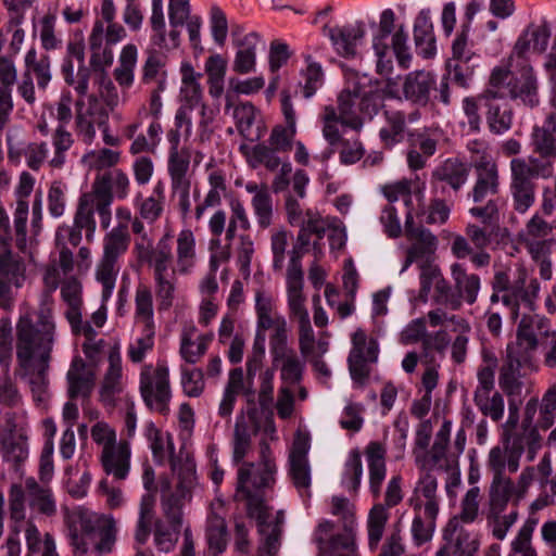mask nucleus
<instances>
[{
  "label": "nucleus",
  "instance_id": "obj_1",
  "mask_svg": "<svg viewBox=\"0 0 556 556\" xmlns=\"http://www.w3.org/2000/svg\"><path fill=\"white\" fill-rule=\"evenodd\" d=\"M551 38V28L544 21L541 25L529 24L518 36L509 59L514 62L516 74L507 83L510 99L519 100L523 105L535 108L540 103L539 84L529 54L545 52Z\"/></svg>",
  "mask_w": 556,
  "mask_h": 556
},
{
  "label": "nucleus",
  "instance_id": "obj_2",
  "mask_svg": "<svg viewBox=\"0 0 556 556\" xmlns=\"http://www.w3.org/2000/svg\"><path fill=\"white\" fill-rule=\"evenodd\" d=\"M329 513L338 517L339 522L327 518L317 521L311 535L316 556H359L355 506L348 497L333 495Z\"/></svg>",
  "mask_w": 556,
  "mask_h": 556
},
{
  "label": "nucleus",
  "instance_id": "obj_3",
  "mask_svg": "<svg viewBox=\"0 0 556 556\" xmlns=\"http://www.w3.org/2000/svg\"><path fill=\"white\" fill-rule=\"evenodd\" d=\"M54 323L51 317L40 313L34 323L28 314L22 315L16 324V358L21 368L27 369L36 352L40 365L30 379L33 392H45L48 386V362L53 345Z\"/></svg>",
  "mask_w": 556,
  "mask_h": 556
},
{
  "label": "nucleus",
  "instance_id": "obj_4",
  "mask_svg": "<svg viewBox=\"0 0 556 556\" xmlns=\"http://www.w3.org/2000/svg\"><path fill=\"white\" fill-rule=\"evenodd\" d=\"M64 525L75 553L85 555L90 548L99 555L112 552L117 532L112 517L78 507L66 510Z\"/></svg>",
  "mask_w": 556,
  "mask_h": 556
},
{
  "label": "nucleus",
  "instance_id": "obj_5",
  "mask_svg": "<svg viewBox=\"0 0 556 556\" xmlns=\"http://www.w3.org/2000/svg\"><path fill=\"white\" fill-rule=\"evenodd\" d=\"M472 168L475 181L467 197L475 205L468 212L472 217L492 219L500 215L502 204L497 164L490 153H482L472 161Z\"/></svg>",
  "mask_w": 556,
  "mask_h": 556
},
{
  "label": "nucleus",
  "instance_id": "obj_6",
  "mask_svg": "<svg viewBox=\"0 0 556 556\" xmlns=\"http://www.w3.org/2000/svg\"><path fill=\"white\" fill-rule=\"evenodd\" d=\"M539 400L531 397L527 401L519 429L503 439V445L508 453L507 467L510 473L517 472L519 460L523 453L528 462H532L543 445V438L534 427Z\"/></svg>",
  "mask_w": 556,
  "mask_h": 556
},
{
  "label": "nucleus",
  "instance_id": "obj_7",
  "mask_svg": "<svg viewBox=\"0 0 556 556\" xmlns=\"http://www.w3.org/2000/svg\"><path fill=\"white\" fill-rule=\"evenodd\" d=\"M389 514L381 504H376L369 510L367 518V544L371 553L378 552V556H408L402 530L395 526L381 542L386 530Z\"/></svg>",
  "mask_w": 556,
  "mask_h": 556
},
{
  "label": "nucleus",
  "instance_id": "obj_8",
  "mask_svg": "<svg viewBox=\"0 0 556 556\" xmlns=\"http://www.w3.org/2000/svg\"><path fill=\"white\" fill-rule=\"evenodd\" d=\"M140 394L144 404L161 415L169 413L172 397L169 386V370L164 361L156 366L146 364L140 372Z\"/></svg>",
  "mask_w": 556,
  "mask_h": 556
},
{
  "label": "nucleus",
  "instance_id": "obj_9",
  "mask_svg": "<svg viewBox=\"0 0 556 556\" xmlns=\"http://www.w3.org/2000/svg\"><path fill=\"white\" fill-rule=\"evenodd\" d=\"M510 193L514 208L519 213L527 212L535 200V180L540 177L536 160L530 162L515 157L510 161Z\"/></svg>",
  "mask_w": 556,
  "mask_h": 556
},
{
  "label": "nucleus",
  "instance_id": "obj_10",
  "mask_svg": "<svg viewBox=\"0 0 556 556\" xmlns=\"http://www.w3.org/2000/svg\"><path fill=\"white\" fill-rule=\"evenodd\" d=\"M379 344L375 338L367 339L366 332L358 328L352 334V349L348 357L349 370L354 381L364 383L369 375L368 363H376Z\"/></svg>",
  "mask_w": 556,
  "mask_h": 556
},
{
  "label": "nucleus",
  "instance_id": "obj_11",
  "mask_svg": "<svg viewBox=\"0 0 556 556\" xmlns=\"http://www.w3.org/2000/svg\"><path fill=\"white\" fill-rule=\"evenodd\" d=\"M488 129L493 135L507 132L514 121V110L504 94L486 89L480 94Z\"/></svg>",
  "mask_w": 556,
  "mask_h": 556
},
{
  "label": "nucleus",
  "instance_id": "obj_12",
  "mask_svg": "<svg viewBox=\"0 0 556 556\" xmlns=\"http://www.w3.org/2000/svg\"><path fill=\"white\" fill-rule=\"evenodd\" d=\"M470 166L457 157H448L438 164L431 173V188L445 194L446 188L457 193L466 185Z\"/></svg>",
  "mask_w": 556,
  "mask_h": 556
},
{
  "label": "nucleus",
  "instance_id": "obj_13",
  "mask_svg": "<svg viewBox=\"0 0 556 556\" xmlns=\"http://www.w3.org/2000/svg\"><path fill=\"white\" fill-rule=\"evenodd\" d=\"M479 542L471 539L464 528H457L456 519H450L442 531V544L435 556H475Z\"/></svg>",
  "mask_w": 556,
  "mask_h": 556
},
{
  "label": "nucleus",
  "instance_id": "obj_14",
  "mask_svg": "<svg viewBox=\"0 0 556 556\" xmlns=\"http://www.w3.org/2000/svg\"><path fill=\"white\" fill-rule=\"evenodd\" d=\"M324 34L329 37L340 56L353 59L357 54V48L365 37L366 29L363 22H356L343 26H325Z\"/></svg>",
  "mask_w": 556,
  "mask_h": 556
},
{
  "label": "nucleus",
  "instance_id": "obj_15",
  "mask_svg": "<svg viewBox=\"0 0 556 556\" xmlns=\"http://www.w3.org/2000/svg\"><path fill=\"white\" fill-rule=\"evenodd\" d=\"M88 42L91 53L88 66L90 73L93 72L97 75L103 76L114 60L112 47L104 43L103 21L97 20L94 22Z\"/></svg>",
  "mask_w": 556,
  "mask_h": 556
},
{
  "label": "nucleus",
  "instance_id": "obj_16",
  "mask_svg": "<svg viewBox=\"0 0 556 556\" xmlns=\"http://www.w3.org/2000/svg\"><path fill=\"white\" fill-rule=\"evenodd\" d=\"M435 88V76L431 72L415 71L405 76L403 93L406 100L419 106H426L430 93Z\"/></svg>",
  "mask_w": 556,
  "mask_h": 556
},
{
  "label": "nucleus",
  "instance_id": "obj_17",
  "mask_svg": "<svg viewBox=\"0 0 556 556\" xmlns=\"http://www.w3.org/2000/svg\"><path fill=\"white\" fill-rule=\"evenodd\" d=\"M413 33L417 54L424 59L433 58L437 53V45L429 8L419 11L414 21Z\"/></svg>",
  "mask_w": 556,
  "mask_h": 556
},
{
  "label": "nucleus",
  "instance_id": "obj_18",
  "mask_svg": "<svg viewBox=\"0 0 556 556\" xmlns=\"http://www.w3.org/2000/svg\"><path fill=\"white\" fill-rule=\"evenodd\" d=\"M66 378L68 382L67 394L71 400L78 396L88 397L91 394L94 374L87 369V365L80 356L73 358Z\"/></svg>",
  "mask_w": 556,
  "mask_h": 556
},
{
  "label": "nucleus",
  "instance_id": "obj_19",
  "mask_svg": "<svg viewBox=\"0 0 556 556\" xmlns=\"http://www.w3.org/2000/svg\"><path fill=\"white\" fill-rule=\"evenodd\" d=\"M130 445L122 440L114 446L102 450L101 464L108 475L116 480H123L129 472Z\"/></svg>",
  "mask_w": 556,
  "mask_h": 556
},
{
  "label": "nucleus",
  "instance_id": "obj_20",
  "mask_svg": "<svg viewBox=\"0 0 556 556\" xmlns=\"http://www.w3.org/2000/svg\"><path fill=\"white\" fill-rule=\"evenodd\" d=\"M532 362L527 353L507 352L506 361L500 370V387L507 394H513L521 387L520 370L531 368Z\"/></svg>",
  "mask_w": 556,
  "mask_h": 556
},
{
  "label": "nucleus",
  "instance_id": "obj_21",
  "mask_svg": "<svg viewBox=\"0 0 556 556\" xmlns=\"http://www.w3.org/2000/svg\"><path fill=\"white\" fill-rule=\"evenodd\" d=\"M235 497L245 502L247 516L256 520L260 534L265 533L269 506L266 504L264 489H236Z\"/></svg>",
  "mask_w": 556,
  "mask_h": 556
},
{
  "label": "nucleus",
  "instance_id": "obj_22",
  "mask_svg": "<svg viewBox=\"0 0 556 556\" xmlns=\"http://www.w3.org/2000/svg\"><path fill=\"white\" fill-rule=\"evenodd\" d=\"M482 226L468 224L466 227V236L477 250H484L492 242L498 243V237L506 232L505 228L500 226V215L492 219L476 217Z\"/></svg>",
  "mask_w": 556,
  "mask_h": 556
},
{
  "label": "nucleus",
  "instance_id": "obj_23",
  "mask_svg": "<svg viewBox=\"0 0 556 556\" xmlns=\"http://www.w3.org/2000/svg\"><path fill=\"white\" fill-rule=\"evenodd\" d=\"M276 466L270 462L243 464L238 469L237 486H270L275 483Z\"/></svg>",
  "mask_w": 556,
  "mask_h": 556
},
{
  "label": "nucleus",
  "instance_id": "obj_24",
  "mask_svg": "<svg viewBox=\"0 0 556 556\" xmlns=\"http://www.w3.org/2000/svg\"><path fill=\"white\" fill-rule=\"evenodd\" d=\"M129 186L130 181L127 174L119 168H115L96 178L92 192L94 195H99V191L104 190L111 201L114 197L124 200L128 197Z\"/></svg>",
  "mask_w": 556,
  "mask_h": 556
},
{
  "label": "nucleus",
  "instance_id": "obj_25",
  "mask_svg": "<svg viewBox=\"0 0 556 556\" xmlns=\"http://www.w3.org/2000/svg\"><path fill=\"white\" fill-rule=\"evenodd\" d=\"M25 71L29 77L36 79L40 90H46L52 79L51 59L47 53H38L35 48H30L24 59Z\"/></svg>",
  "mask_w": 556,
  "mask_h": 556
},
{
  "label": "nucleus",
  "instance_id": "obj_26",
  "mask_svg": "<svg viewBox=\"0 0 556 556\" xmlns=\"http://www.w3.org/2000/svg\"><path fill=\"white\" fill-rule=\"evenodd\" d=\"M261 38L255 31L249 33L242 37V40L236 41L238 51L232 63V71L238 74H249L255 68L256 46Z\"/></svg>",
  "mask_w": 556,
  "mask_h": 556
},
{
  "label": "nucleus",
  "instance_id": "obj_27",
  "mask_svg": "<svg viewBox=\"0 0 556 556\" xmlns=\"http://www.w3.org/2000/svg\"><path fill=\"white\" fill-rule=\"evenodd\" d=\"M25 271L26 267L23 258L13 254L9 245L2 247L0 249V279L18 289L25 281Z\"/></svg>",
  "mask_w": 556,
  "mask_h": 556
},
{
  "label": "nucleus",
  "instance_id": "obj_28",
  "mask_svg": "<svg viewBox=\"0 0 556 556\" xmlns=\"http://www.w3.org/2000/svg\"><path fill=\"white\" fill-rule=\"evenodd\" d=\"M139 251L138 258L153 266L154 277L168 276V264L172 261V248L166 240H160L156 248L136 247Z\"/></svg>",
  "mask_w": 556,
  "mask_h": 556
},
{
  "label": "nucleus",
  "instance_id": "obj_29",
  "mask_svg": "<svg viewBox=\"0 0 556 556\" xmlns=\"http://www.w3.org/2000/svg\"><path fill=\"white\" fill-rule=\"evenodd\" d=\"M455 291L460 295V301L472 305L476 303L480 290V277L476 274H467L466 268L458 263L451 266Z\"/></svg>",
  "mask_w": 556,
  "mask_h": 556
},
{
  "label": "nucleus",
  "instance_id": "obj_30",
  "mask_svg": "<svg viewBox=\"0 0 556 556\" xmlns=\"http://www.w3.org/2000/svg\"><path fill=\"white\" fill-rule=\"evenodd\" d=\"M109 367L101 386L100 396L103 402L112 403L114 395L121 391L122 357L118 346L109 353Z\"/></svg>",
  "mask_w": 556,
  "mask_h": 556
},
{
  "label": "nucleus",
  "instance_id": "obj_31",
  "mask_svg": "<svg viewBox=\"0 0 556 556\" xmlns=\"http://www.w3.org/2000/svg\"><path fill=\"white\" fill-rule=\"evenodd\" d=\"M535 151L543 157L556 155V117L548 114L541 126H535L532 132Z\"/></svg>",
  "mask_w": 556,
  "mask_h": 556
},
{
  "label": "nucleus",
  "instance_id": "obj_32",
  "mask_svg": "<svg viewBox=\"0 0 556 556\" xmlns=\"http://www.w3.org/2000/svg\"><path fill=\"white\" fill-rule=\"evenodd\" d=\"M195 327L186 329L181 333L179 353L182 359L189 364H195L206 353L208 344L213 340V333L200 334L195 341L193 336Z\"/></svg>",
  "mask_w": 556,
  "mask_h": 556
},
{
  "label": "nucleus",
  "instance_id": "obj_33",
  "mask_svg": "<svg viewBox=\"0 0 556 556\" xmlns=\"http://www.w3.org/2000/svg\"><path fill=\"white\" fill-rule=\"evenodd\" d=\"M358 96L349 90L342 91L338 97V117L341 118V126L349 127L355 131L363 128V118L357 110Z\"/></svg>",
  "mask_w": 556,
  "mask_h": 556
},
{
  "label": "nucleus",
  "instance_id": "obj_34",
  "mask_svg": "<svg viewBox=\"0 0 556 556\" xmlns=\"http://www.w3.org/2000/svg\"><path fill=\"white\" fill-rule=\"evenodd\" d=\"M162 507L166 520L182 522V507L191 500V489H162Z\"/></svg>",
  "mask_w": 556,
  "mask_h": 556
},
{
  "label": "nucleus",
  "instance_id": "obj_35",
  "mask_svg": "<svg viewBox=\"0 0 556 556\" xmlns=\"http://www.w3.org/2000/svg\"><path fill=\"white\" fill-rule=\"evenodd\" d=\"M437 489H414L408 503L415 515L421 514L424 518L437 519L440 510V498Z\"/></svg>",
  "mask_w": 556,
  "mask_h": 556
},
{
  "label": "nucleus",
  "instance_id": "obj_36",
  "mask_svg": "<svg viewBox=\"0 0 556 556\" xmlns=\"http://www.w3.org/2000/svg\"><path fill=\"white\" fill-rule=\"evenodd\" d=\"M369 470L370 486H380L386 478V448L377 441H371L365 450Z\"/></svg>",
  "mask_w": 556,
  "mask_h": 556
},
{
  "label": "nucleus",
  "instance_id": "obj_37",
  "mask_svg": "<svg viewBox=\"0 0 556 556\" xmlns=\"http://www.w3.org/2000/svg\"><path fill=\"white\" fill-rule=\"evenodd\" d=\"M182 528V522L156 521L153 530L154 545L159 552L170 553L174 551Z\"/></svg>",
  "mask_w": 556,
  "mask_h": 556
},
{
  "label": "nucleus",
  "instance_id": "obj_38",
  "mask_svg": "<svg viewBox=\"0 0 556 556\" xmlns=\"http://www.w3.org/2000/svg\"><path fill=\"white\" fill-rule=\"evenodd\" d=\"M387 125L379 131L381 141L386 146H394L404 138L406 115L399 110H384Z\"/></svg>",
  "mask_w": 556,
  "mask_h": 556
},
{
  "label": "nucleus",
  "instance_id": "obj_39",
  "mask_svg": "<svg viewBox=\"0 0 556 556\" xmlns=\"http://www.w3.org/2000/svg\"><path fill=\"white\" fill-rule=\"evenodd\" d=\"M227 523L224 517L212 513L207 518L206 541L210 552L217 556L227 547Z\"/></svg>",
  "mask_w": 556,
  "mask_h": 556
},
{
  "label": "nucleus",
  "instance_id": "obj_40",
  "mask_svg": "<svg viewBox=\"0 0 556 556\" xmlns=\"http://www.w3.org/2000/svg\"><path fill=\"white\" fill-rule=\"evenodd\" d=\"M508 462V453L505 447L494 446L491 448L488 457V470L492 473V482L490 486H514L510 478L505 476Z\"/></svg>",
  "mask_w": 556,
  "mask_h": 556
},
{
  "label": "nucleus",
  "instance_id": "obj_41",
  "mask_svg": "<svg viewBox=\"0 0 556 556\" xmlns=\"http://www.w3.org/2000/svg\"><path fill=\"white\" fill-rule=\"evenodd\" d=\"M129 242L128 226L118 223L104 238V253L102 257L117 262L118 257L127 251Z\"/></svg>",
  "mask_w": 556,
  "mask_h": 556
},
{
  "label": "nucleus",
  "instance_id": "obj_42",
  "mask_svg": "<svg viewBox=\"0 0 556 556\" xmlns=\"http://www.w3.org/2000/svg\"><path fill=\"white\" fill-rule=\"evenodd\" d=\"M27 553L26 556H59L55 548V542L50 533H46L41 539L37 527L29 523L25 531Z\"/></svg>",
  "mask_w": 556,
  "mask_h": 556
},
{
  "label": "nucleus",
  "instance_id": "obj_43",
  "mask_svg": "<svg viewBox=\"0 0 556 556\" xmlns=\"http://www.w3.org/2000/svg\"><path fill=\"white\" fill-rule=\"evenodd\" d=\"M61 74L64 81L74 88L81 97L86 96L89 90L90 68L86 64H78L76 75L74 74L73 60L65 58L62 61Z\"/></svg>",
  "mask_w": 556,
  "mask_h": 556
},
{
  "label": "nucleus",
  "instance_id": "obj_44",
  "mask_svg": "<svg viewBox=\"0 0 556 556\" xmlns=\"http://www.w3.org/2000/svg\"><path fill=\"white\" fill-rule=\"evenodd\" d=\"M538 348V338L532 328V318L523 316L517 328V341L515 346H507V352L527 353L530 362L533 359V353Z\"/></svg>",
  "mask_w": 556,
  "mask_h": 556
},
{
  "label": "nucleus",
  "instance_id": "obj_45",
  "mask_svg": "<svg viewBox=\"0 0 556 556\" xmlns=\"http://www.w3.org/2000/svg\"><path fill=\"white\" fill-rule=\"evenodd\" d=\"M94 199L93 192L85 193L80 197L78 206L74 216V226L79 229H86V238L88 241L91 240L96 230L94 220Z\"/></svg>",
  "mask_w": 556,
  "mask_h": 556
},
{
  "label": "nucleus",
  "instance_id": "obj_46",
  "mask_svg": "<svg viewBox=\"0 0 556 556\" xmlns=\"http://www.w3.org/2000/svg\"><path fill=\"white\" fill-rule=\"evenodd\" d=\"M136 318L142 324V327L155 328L153 314V300L151 290L139 285L135 296Z\"/></svg>",
  "mask_w": 556,
  "mask_h": 556
},
{
  "label": "nucleus",
  "instance_id": "obj_47",
  "mask_svg": "<svg viewBox=\"0 0 556 556\" xmlns=\"http://www.w3.org/2000/svg\"><path fill=\"white\" fill-rule=\"evenodd\" d=\"M278 153L281 152L265 142H261L252 148L249 162L253 168L263 165L266 169L274 172L281 164Z\"/></svg>",
  "mask_w": 556,
  "mask_h": 556
},
{
  "label": "nucleus",
  "instance_id": "obj_48",
  "mask_svg": "<svg viewBox=\"0 0 556 556\" xmlns=\"http://www.w3.org/2000/svg\"><path fill=\"white\" fill-rule=\"evenodd\" d=\"M269 349L273 356V364L280 362L281 357L288 356L295 351L288 348V330L285 317L278 318L277 329L274 330L269 338Z\"/></svg>",
  "mask_w": 556,
  "mask_h": 556
},
{
  "label": "nucleus",
  "instance_id": "obj_49",
  "mask_svg": "<svg viewBox=\"0 0 556 556\" xmlns=\"http://www.w3.org/2000/svg\"><path fill=\"white\" fill-rule=\"evenodd\" d=\"M473 402L483 417H490L495 422L503 418L505 405L504 397L500 392L495 391L492 395L473 396Z\"/></svg>",
  "mask_w": 556,
  "mask_h": 556
},
{
  "label": "nucleus",
  "instance_id": "obj_50",
  "mask_svg": "<svg viewBox=\"0 0 556 556\" xmlns=\"http://www.w3.org/2000/svg\"><path fill=\"white\" fill-rule=\"evenodd\" d=\"M480 489H468L466 495L460 503V511L451 519H456L457 528H464L463 523L473 522L479 515L480 507Z\"/></svg>",
  "mask_w": 556,
  "mask_h": 556
},
{
  "label": "nucleus",
  "instance_id": "obj_51",
  "mask_svg": "<svg viewBox=\"0 0 556 556\" xmlns=\"http://www.w3.org/2000/svg\"><path fill=\"white\" fill-rule=\"evenodd\" d=\"M431 299L434 304L452 311H457L462 307L460 295L456 293L455 287L453 288L444 277L434 287Z\"/></svg>",
  "mask_w": 556,
  "mask_h": 556
},
{
  "label": "nucleus",
  "instance_id": "obj_52",
  "mask_svg": "<svg viewBox=\"0 0 556 556\" xmlns=\"http://www.w3.org/2000/svg\"><path fill=\"white\" fill-rule=\"evenodd\" d=\"M115 261L103 258L97 269V279L102 285V302L105 303L112 296L115 288L118 269Z\"/></svg>",
  "mask_w": 556,
  "mask_h": 556
},
{
  "label": "nucleus",
  "instance_id": "obj_53",
  "mask_svg": "<svg viewBox=\"0 0 556 556\" xmlns=\"http://www.w3.org/2000/svg\"><path fill=\"white\" fill-rule=\"evenodd\" d=\"M437 527V519L424 518L421 514L414 515L410 533L415 546L420 547L431 541Z\"/></svg>",
  "mask_w": 556,
  "mask_h": 556
},
{
  "label": "nucleus",
  "instance_id": "obj_54",
  "mask_svg": "<svg viewBox=\"0 0 556 556\" xmlns=\"http://www.w3.org/2000/svg\"><path fill=\"white\" fill-rule=\"evenodd\" d=\"M469 33L467 25H460V30L452 42V59L448 61L470 63L476 56L471 50L472 42L469 41Z\"/></svg>",
  "mask_w": 556,
  "mask_h": 556
},
{
  "label": "nucleus",
  "instance_id": "obj_55",
  "mask_svg": "<svg viewBox=\"0 0 556 556\" xmlns=\"http://www.w3.org/2000/svg\"><path fill=\"white\" fill-rule=\"evenodd\" d=\"M420 289L418 299L422 303H427L430 296L431 289L438 285L439 280L443 277L441 269L431 263H420Z\"/></svg>",
  "mask_w": 556,
  "mask_h": 556
},
{
  "label": "nucleus",
  "instance_id": "obj_56",
  "mask_svg": "<svg viewBox=\"0 0 556 556\" xmlns=\"http://www.w3.org/2000/svg\"><path fill=\"white\" fill-rule=\"evenodd\" d=\"M447 446L433 443L430 450L415 452L416 464L424 470H431L434 468L442 469L443 462L446 457Z\"/></svg>",
  "mask_w": 556,
  "mask_h": 556
},
{
  "label": "nucleus",
  "instance_id": "obj_57",
  "mask_svg": "<svg viewBox=\"0 0 556 556\" xmlns=\"http://www.w3.org/2000/svg\"><path fill=\"white\" fill-rule=\"evenodd\" d=\"M155 328L142 327L141 336L128 346V357L132 363H141L154 346Z\"/></svg>",
  "mask_w": 556,
  "mask_h": 556
},
{
  "label": "nucleus",
  "instance_id": "obj_58",
  "mask_svg": "<svg viewBox=\"0 0 556 556\" xmlns=\"http://www.w3.org/2000/svg\"><path fill=\"white\" fill-rule=\"evenodd\" d=\"M340 126L341 118L338 117L336 108L326 106L323 115V136L331 147H336L344 140L340 134Z\"/></svg>",
  "mask_w": 556,
  "mask_h": 556
},
{
  "label": "nucleus",
  "instance_id": "obj_59",
  "mask_svg": "<svg viewBox=\"0 0 556 556\" xmlns=\"http://www.w3.org/2000/svg\"><path fill=\"white\" fill-rule=\"evenodd\" d=\"M404 230L408 240L415 241L416 243L427 244L428 247H437V237L424 226L415 225L410 208L407 211L405 216Z\"/></svg>",
  "mask_w": 556,
  "mask_h": 556
},
{
  "label": "nucleus",
  "instance_id": "obj_60",
  "mask_svg": "<svg viewBox=\"0 0 556 556\" xmlns=\"http://www.w3.org/2000/svg\"><path fill=\"white\" fill-rule=\"evenodd\" d=\"M164 56L156 51H151L142 66V84H150L153 80H159L162 77L166 80V71Z\"/></svg>",
  "mask_w": 556,
  "mask_h": 556
},
{
  "label": "nucleus",
  "instance_id": "obj_61",
  "mask_svg": "<svg viewBox=\"0 0 556 556\" xmlns=\"http://www.w3.org/2000/svg\"><path fill=\"white\" fill-rule=\"evenodd\" d=\"M195 255V239L190 229H184L177 238V262L182 270L189 266Z\"/></svg>",
  "mask_w": 556,
  "mask_h": 556
},
{
  "label": "nucleus",
  "instance_id": "obj_62",
  "mask_svg": "<svg viewBox=\"0 0 556 556\" xmlns=\"http://www.w3.org/2000/svg\"><path fill=\"white\" fill-rule=\"evenodd\" d=\"M251 205L261 229H266L271 225L273 219V198L270 193L258 194L252 198Z\"/></svg>",
  "mask_w": 556,
  "mask_h": 556
},
{
  "label": "nucleus",
  "instance_id": "obj_63",
  "mask_svg": "<svg viewBox=\"0 0 556 556\" xmlns=\"http://www.w3.org/2000/svg\"><path fill=\"white\" fill-rule=\"evenodd\" d=\"M302 75L304 78V85L301 86V91L305 99H309L323 85V68L319 63L311 62Z\"/></svg>",
  "mask_w": 556,
  "mask_h": 556
},
{
  "label": "nucleus",
  "instance_id": "obj_64",
  "mask_svg": "<svg viewBox=\"0 0 556 556\" xmlns=\"http://www.w3.org/2000/svg\"><path fill=\"white\" fill-rule=\"evenodd\" d=\"M280 362H282L280 368L281 379L289 384L299 383L302 379L304 363L298 357L296 353L294 352L281 357Z\"/></svg>",
  "mask_w": 556,
  "mask_h": 556
}]
</instances>
